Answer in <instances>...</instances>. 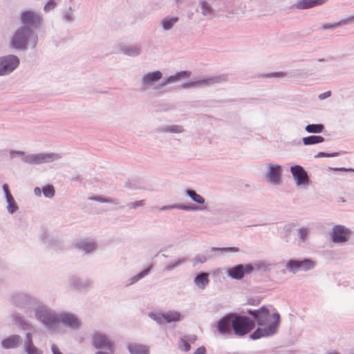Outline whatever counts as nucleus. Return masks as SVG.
Masks as SVG:
<instances>
[{
	"mask_svg": "<svg viewBox=\"0 0 354 354\" xmlns=\"http://www.w3.org/2000/svg\"><path fill=\"white\" fill-rule=\"evenodd\" d=\"M247 313L257 320L259 326H266L264 328H258L250 335V339H257L270 337L277 333L281 321L280 315L278 313L270 315L269 310L265 306L257 310H249Z\"/></svg>",
	"mask_w": 354,
	"mask_h": 354,
	"instance_id": "f257e3e1",
	"label": "nucleus"
},
{
	"mask_svg": "<svg viewBox=\"0 0 354 354\" xmlns=\"http://www.w3.org/2000/svg\"><path fill=\"white\" fill-rule=\"evenodd\" d=\"M255 327V322L247 316L238 315L234 313V333L237 336H243Z\"/></svg>",
	"mask_w": 354,
	"mask_h": 354,
	"instance_id": "f03ea898",
	"label": "nucleus"
},
{
	"mask_svg": "<svg viewBox=\"0 0 354 354\" xmlns=\"http://www.w3.org/2000/svg\"><path fill=\"white\" fill-rule=\"evenodd\" d=\"M264 167L263 178L273 185H281L282 166L279 164L269 162L265 164Z\"/></svg>",
	"mask_w": 354,
	"mask_h": 354,
	"instance_id": "7ed1b4c3",
	"label": "nucleus"
},
{
	"mask_svg": "<svg viewBox=\"0 0 354 354\" xmlns=\"http://www.w3.org/2000/svg\"><path fill=\"white\" fill-rule=\"evenodd\" d=\"M30 37L36 40V37L32 35L30 28L21 27L19 28L14 34L10 41L11 46L17 49H24L26 47L28 39Z\"/></svg>",
	"mask_w": 354,
	"mask_h": 354,
	"instance_id": "20e7f679",
	"label": "nucleus"
},
{
	"mask_svg": "<svg viewBox=\"0 0 354 354\" xmlns=\"http://www.w3.org/2000/svg\"><path fill=\"white\" fill-rule=\"evenodd\" d=\"M316 266V262L310 259L302 260L290 259L286 264V268L289 272L295 274L299 271L306 272L313 270Z\"/></svg>",
	"mask_w": 354,
	"mask_h": 354,
	"instance_id": "39448f33",
	"label": "nucleus"
},
{
	"mask_svg": "<svg viewBox=\"0 0 354 354\" xmlns=\"http://www.w3.org/2000/svg\"><path fill=\"white\" fill-rule=\"evenodd\" d=\"M351 235V231L342 225H334L330 232V240L335 243L347 242Z\"/></svg>",
	"mask_w": 354,
	"mask_h": 354,
	"instance_id": "423d86ee",
	"label": "nucleus"
},
{
	"mask_svg": "<svg viewBox=\"0 0 354 354\" xmlns=\"http://www.w3.org/2000/svg\"><path fill=\"white\" fill-rule=\"evenodd\" d=\"M234 313L227 314L215 323L214 328L220 335H230L234 331Z\"/></svg>",
	"mask_w": 354,
	"mask_h": 354,
	"instance_id": "0eeeda50",
	"label": "nucleus"
},
{
	"mask_svg": "<svg viewBox=\"0 0 354 354\" xmlns=\"http://www.w3.org/2000/svg\"><path fill=\"white\" fill-rule=\"evenodd\" d=\"M224 79L219 76H213L203 77L189 81L181 85L182 88H189L192 87H204L211 86L221 82Z\"/></svg>",
	"mask_w": 354,
	"mask_h": 354,
	"instance_id": "6e6552de",
	"label": "nucleus"
},
{
	"mask_svg": "<svg viewBox=\"0 0 354 354\" xmlns=\"http://www.w3.org/2000/svg\"><path fill=\"white\" fill-rule=\"evenodd\" d=\"M254 270V266L252 264H238L230 268L227 270V276L232 279L241 280L245 274H250Z\"/></svg>",
	"mask_w": 354,
	"mask_h": 354,
	"instance_id": "1a4fd4ad",
	"label": "nucleus"
},
{
	"mask_svg": "<svg viewBox=\"0 0 354 354\" xmlns=\"http://www.w3.org/2000/svg\"><path fill=\"white\" fill-rule=\"evenodd\" d=\"M290 172L297 187L308 184L309 178L308 174L301 166L299 165L292 166L290 167Z\"/></svg>",
	"mask_w": 354,
	"mask_h": 354,
	"instance_id": "9d476101",
	"label": "nucleus"
},
{
	"mask_svg": "<svg viewBox=\"0 0 354 354\" xmlns=\"http://www.w3.org/2000/svg\"><path fill=\"white\" fill-rule=\"evenodd\" d=\"M19 64L16 56H8L0 58V75L10 73L15 69Z\"/></svg>",
	"mask_w": 354,
	"mask_h": 354,
	"instance_id": "9b49d317",
	"label": "nucleus"
},
{
	"mask_svg": "<svg viewBox=\"0 0 354 354\" xmlns=\"http://www.w3.org/2000/svg\"><path fill=\"white\" fill-rule=\"evenodd\" d=\"M183 317L178 311L169 310L165 313H156V322L159 324L178 322Z\"/></svg>",
	"mask_w": 354,
	"mask_h": 354,
	"instance_id": "f8f14e48",
	"label": "nucleus"
},
{
	"mask_svg": "<svg viewBox=\"0 0 354 354\" xmlns=\"http://www.w3.org/2000/svg\"><path fill=\"white\" fill-rule=\"evenodd\" d=\"M93 344L97 349H107L111 352L114 350L111 341L104 335H95L93 338Z\"/></svg>",
	"mask_w": 354,
	"mask_h": 354,
	"instance_id": "ddd939ff",
	"label": "nucleus"
},
{
	"mask_svg": "<svg viewBox=\"0 0 354 354\" xmlns=\"http://www.w3.org/2000/svg\"><path fill=\"white\" fill-rule=\"evenodd\" d=\"M190 75L191 73L187 71L177 73L174 75H171L161 82H156V91L162 90L164 88V86L168 84L175 83L180 79L188 78L190 77Z\"/></svg>",
	"mask_w": 354,
	"mask_h": 354,
	"instance_id": "4468645a",
	"label": "nucleus"
},
{
	"mask_svg": "<svg viewBox=\"0 0 354 354\" xmlns=\"http://www.w3.org/2000/svg\"><path fill=\"white\" fill-rule=\"evenodd\" d=\"M37 316L38 319L48 326H51L59 322V319L46 309H42L38 311Z\"/></svg>",
	"mask_w": 354,
	"mask_h": 354,
	"instance_id": "2eb2a0df",
	"label": "nucleus"
},
{
	"mask_svg": "<svg viewBox=\"0 0 354 354\" xmlns=\"http://www.w3.org/2000/svg\"><path fill=\"white\" fill-rule=\"evenodd\" d=\"M42 20V17L32 11H26L21 15V21L24 24L36 26L39 24Z\"/></svg>",
	"mask_w": 354,
	"mask_h": 354,
	"instance_id": "dca6fc26",
	"label": "nucleus"
},
{
	"mask_svg": "<svg viewBox=\"0 0 354 354\" xmlns=\"http://www.w3.org/2000/svg\"><path fill=\"white\" fill-rule=\"evenodd\" d=\"M194 282L198 288L204 290L209 282V273L202 272L198 274L195 277Z\"/></svg>",
	"mask_w": 354,
	"mask_h": 354,
	"instance_id": "f3484780",
	"label": "nucleus"
},
{
	"mask_svg": "<svg viewBox=\"0 0 354 354\" xmlns=\"http://www.w3.org/2000/svg\"><path fill=\"white\" fill-rule=\"evenodd\" d=\"M328 0H299L297 3L299 9H308L326 3Z\"/></svg>",
	"mask_w": 354,
	"mask_h": 354,
	"instance_id": "a211bd4d",
	"label": "nucleus"
},
{
	"mask_svg": "<svg viewBox=\"0 0 354 354\" xmlns=\"http://www.w3.org/2000/svg\"><path fill=\"white\" fill-rule=\"evenodd\" d=\"M184 131L183 126L178 124L161 126L157 129L159 133H170L172 134L182 133Z\"/></svg>",
	"mask_w": 354,
	"mask_h": 354,
	"instance_id": "6ab92c4d",
	"label": "nucleus"
},
{
	"mask_svg": "<svg viewBox=\"0 0 354 354\" xmlns=\"http://www.w3.org/2000/svg\"><path fill=\"white\" fill-rule=\"evenodd\" d=\"M178 21V17L176 16H167L163 18L160 21V26L163 30H171L173 26Z\"/></svg>",
	"mask_w": 354,
	"mask_h": 354,
	"instance_id": "aec40b11",
	"label": "nucleus"
},
{
	"mask_svg": "<svg viewBox=\"0 0 354 354\" xmlns=\"http://www.w3.org/2000/svg\"><path fill=\"white\" fill-rule=\"evenodd\" d=\"M21 342V338L19 335H12L8 338L4 339L1 344L5 348H14L18 346Z\"/></svg>",
	"mask_w": 354,
	"mask_h": 354,
	"instance_id": "412c9836",
	"label": "nucleus"
},
{
	"mask_svg": "<svg viewBox=\"0 0 354 354\" xmlns=\"http://www.w3.org/2000/svg\"><path fill=\"white\" fill-rule=\"evenodd\" d=\"M56 158H58V156L55 154L41 153L33 156L31 158V160L34 163L40 164L43 162H50Z\"/></svg>",
	"mask_w": 354,
	"mask_h": 354,
	"instance_id": "4be33fe9",
	"label": "nucleus"
},
{
	"mask_svg": "<svg viewBox=\"0 0 354 354\" xmlns=\"http://www.w3.org/2000/svg\"><path fill=\"white\" fill-rule=\"evenodd\" d=\"M128 348L131 354H147L149 353V348L147 346L138 344H129Z\"/></svg>",
	"mask_w": 354,
	"mask_h": 354,
	"instance_id": "5701e85b",
	"label": "nucleus"
},
{
	"mask_svg": "<svg viewBox=\"0 0 354 354\" xmlns=\"http://www.w3.org/2000/svg\"><path fill=\"white\" fill-rule=\"evenodd\" d=\"M353 21H354V15L352 16H350L347 19L342 20L339 22H336V23H333V24H325L323 25L322 28H323V29H325V30H326V29L333 30L342 24L348 25V24H352Z\"/></svg>",
	"mask_w": 354,
	"mask_h": 354,
	"instance_id": "b1692460",
	"label": "nucleus"
},
{
	"mask_svg": "<svg viewBox=\"0 0 354 354\" xmlns=\"http://www.w3.org/2000/svg\"><path fill=\"white\" fill-rule=\"evenodd\" d=\"M60 319L63 323L69 326L77 327L79 326V321L74 315L64 314L61 315Z\"/></svg>",
	"mask_w": 354,
	"mask_h": 354,
	"instance_id": "393cba45",
	"label": "nucleus"
},
{
	"mask_svg": "<svg viewBox=\"0 0 354 354\" xmlns=\"http://www.w3.org/2000/svg\"><path fill=\"white\" fill-rule=\"evenodd\" d=\"M324 141V138L320 136H309L302 138V142L304 145H312L318 143H322Z\"/></svg>",
	"mask_w": 354,
	"mask_h": 354,
	"instance_id": "a878e982",
	"label": "nucleus"
},
{
	"mask_svg": "<svg viewBox=\"0 0 354 354\" xmlns=\"http://www.w3.org/2000/svg\"><path fill=\"white\" fill-rule=\"evenodd\" d=\"M185 195L189 197L195 203L202 205L205 203V199L200 194H197L194 190L187 189L185 192Z\"/></svg>",
	"mask_w": 354,
	"mask_h": 354,
	"instance_id": "bb28decb",
	"label": "nucleus"
},
{
	"mask_svg": "<svg viewBox=\"0 0 354 354\" xmlns=\"http://www.w3.org/2000/svg\"><path fill=\"white\" fill-rule=\"evenodd\" d=\"M324 129V126L322 124H310L305 127V130L308 133H320Z\"/></svg>",
	"mask_w": 354,
	"mask_h": 354,
	"instance_id": "cd10ccee",
	"label": "nucleus"
},
{
	"mask_svg": "<svg viewBox=\"0 0 354 354\" xmlns=\"http://www.w3.org/2000/svg\"><path fill=\"white\" fill-rule=\"evenodd\" d=\"M27 340L25 344L26 352L28 354H38L37 348L33 345L31 335L27 334Z\"/></svg>",
	"mask_w": 354,
	"mask_h": 354,
	"instance_id": "c85d7f7f",
	"label": "nucleus"
},
{
	"mask_svg": "<svg viewBox=\"0 0 354 354\" xmlns=\"http://www.w3.org/2000/svg\"><path fill=\"white\" fill-rule=\"evenodd\" d=\"M201 12L207 17H211L213 15V10L211 6L206 1L200 3Z\"/></svg>",
	"mask_w": 354,
	"mask_h": 354,
	"instance_id": "c756f323",
	"label": "nucleus"
},
{
	"mask_svg": "<svg viewBox=\"0 0 354 354\" xmlns=\"http://www.w3.org/2000/svg\"><path fill=\"white\" fill-rule=\"evenodd\" d=\"M212 252H219L221 253H234L239 252V249L236 247H227V248H211Z\"/></svg>",
	"mask_w": 354,
	"mask_h": 354,
	"instance_id": "7c9ffc66",
	"label": "nucleus"
},
{
	"mask_svg": "<svg viewBox=\"0 0 354 354\" xmlns=\"http://www.w3.org/2000/svg\"><path fill=\"white\" fill-rule=\"evenodd\" d=\"M174 207H176V209L185 210V211H201L203 208L199 206H189L184 204H174Z\"/></svg>",
	"mask_w": 354,
	"mask_h": 354,
	"instance_id": "2f4dec72",
	"label": "nucleus"
},
{
	"mask_svg": "<svg viewBox=\"0 0 354 354\" xmlns=\"http://www.w3.org/2000/svg\"><path fill=\"white\" fill-rule=\"evenodd\" d=\"M185 261L184 259H176L174 261H171L165 268L167 271H171L176 268L178 267L180 265H181Z\"/></svg>",
	"mask_w": 354,
	"mask_h": 354,
	"instance_id": "473e14b6",
	"label": "nucleus"
},
{
	"mask_svg": "<svg viewBox=\"0 0 354 354\" xmlns=\"http://www.w3.org/2000/svg\"><path fill=\"white\" fill-rule=\"evenodd\" d=\"M309 229L306 227H301L297 230V235L302 242L306 241L309 234Z\"/></svg>",
	"mask_w": 354,
	"mask_h": 354,
	"instance_id": "72a5a7b5",
	"label": "nucleus"
},
{
	"mask_svg": "<svg viewBox=\"0 0 354 354\" xmlns=\"http://www.w3.org/2000/svg\"><path fill=\"white\" fill-rule=\"evenodd\" d=\"M7 203H8V210L10 213L12 214L17 209V205L12 196L10 199V198H6Z\"/></svg>",
	"mask_w": 354,
	"mask_h": 354,
	"instance_id": "f704fd0d",
	"label": "nucleus"
},
{
	"mask_svg": "<svg viewBox=\"0 0 354 354\" xmlns=\"http://www.w3.org/2000/svg\"><path fill=\"white\" fill-rule=\"evenodd\" d=\"M44 195L46 197L51 198L55 194V189L52 185H48L43 189Z\"/></svg>",
	"mask_w": 354,
	"mask_h": 354,
	"instance_id": "c9c22d12",
	"label": "nucleus"
},
{
	"mask_svg": "<svg viewBox=\"0 0 354 354\" xmlns=\"http://www.w3.org/2000/svg\"><path fill=\"white\" fill-rule=\"evenodd\" d=\"M339 155V153L338 152H334V153H325V152H319L315 156V158H323V157H326V158H332V157H337Z\"/></svg>",
	"mask_w": 354,
	"mask_h": 354,
	"instance_id": "e433bc0d",
	"label": "nucleus"
},
{
	"mask_svg": "<svg viewBox=\"0 0 354 354\" xmlns=\"http://www.w3.org/2000/svg\"><path fill=\"white\" fill-rule=\"evenodd\" d=\"M256 268L261 271H266L269 269L270 264L266 261H259L255 264Z\"/></svg>",
	"mask_w": 354,
	"mask_h": 354,
	"instance_id": "4c0bfd02",
	"label": "nucleus"
},
{
	"mask_svg": "<svg viewBox=\"0 0 354 354\" xmlns=\"http://www.w3.org/2000/svg\"><path fill=\"white\" fill-rule=\"evenodd\" d=\"M155 81V72L147 74L143 77V82L145 84L152 83Z\"/></svg>",
	"mask_w": 354,
	"mask_h": 354,
	"instance_id": "58836bf2",
	"label": "nucleus"
},
{
	"mask_svg": "<svg viewBox=\"0 0 354 354\" xmlns=\"http://www.w3.org/2000/svg\"><path fill=\"white\" fill-rule=\"evenodd\" d=\"M207 261V258L204 255L196 256L194 258H193V259H192V262H193L194 265H196L198 263H203L206 262Z\"/></svg>",
	"mask_w": 354,
	"mask_h": 354,
	"instance_id": "ea45409f",
	"label": "nucleus"
},
{
	"mask_svg": "<svg viewBox=\"0 0 354 354\" xmlns=\"http://www.w3.org/2000/svg\"><path fill=\"white\" fill-rule=\"evenodd\" d=\"M286 75L284 72H274L269 73L266 75L268 77H277V78H283Z\"/></svg>",
	"mask_w": 354,
	"mask_h": 354,
	"instance_id": "a19ab883",
	"label": "nucleus"
},
{
	"mask_svg": "<svg viewBox=\"0 0 354 354\" xmlns=\"http://www.w3.org/2000/svg\"><path fill=\"white\" fill-rule=\"evenodd\" d=\"M56 6V3L53 1V0H50L48 2V3L44 7V10L46 12H48L53 9H54Z\"/></svg>",
	"mask_w": 354,
	"mask_h": 354,
	"instance_id": "79ce46f5",
	"label": "nucleus"
},
{
	"mask_svg": "<svg viewBox=\"0 0 354 354\" xmlns=\"http://www.w3.org/2000/svg\"><path fill=\"white\" fill-rule=\"evenodd\" d=\"M180 344L183 346V350L187 352L190 350L191 346L190 344L184 339H180Z\"/></svg>",
	"mask_w": 354,
	"mask_h": 354,
	"instance_id": "37998d69",
	"label": "nucleus"
},
{
	"mask_svg": "<svg viewBox=\"0 0 354 354\" xmlns=\"http://www.w3.org/2000/svg\"><path fill=\"white\" fill-rule=\"evenodd\" d=\"M149 271V269H147V270L140 272L137 276H136L133 279V282L140 279L141 278H142L143 277L147 275L148 274Z\"/></svg>",
	"mask_w": 354,
	"mask_h": 354,
	"instance_id": "c03bdc74",
	"label": "nucleus"
},
{
	"mask_svg": "<svg viewBox=\"0 0 354 354\" xmlns=\"http://www.w3.org/2000/svg\"><path fill=\"white\" fill-rule=\"evenodd\" d=\"M3 189L4 191V193L6 194V198H11L12 196V194H10V190H9V188H8V186L6 185V184H4L3 185Z\"/></svg>",
	"mask_w": 354,
	"mask_h": 354,
	"instance_id": "a18cd8bd",
	"label": "nucleus"
},
{
	"mask_svg": "<svg viewBox=\"0 0 354 354\" xmlns=\"http://www.w3.org/2000/svg\"><path fill=\"white\" fill-rule=\"evenodd\" d=\"M330 95H331L330 91H326V92L319 94L318 97L319 100H322L326 99L327 97H330Z\"/></svg>",
	"mask_w": 354,
	"mask_h": 354,
	"instance_id": "49530a36",
	"label": "nucleus"
},
{
	"mask_svg": "<svg viewBox=\"0 0 354 354\" xmlns=\"http://www.w3.org/2000/svg\"><path fill=\"white\" fill-rule=\"evenodd\" d=\"M139 53V50L137 48L127 50L126 54L130 56L136 55Z\"/></svg>",
	"mask_w": 354,
	"mask_h": 354,
	"instance_id": "de8ad7c7",
	"label": "nucleus"
},
{
	"mask_svg": "<svg viewBox=\"0 0 354 354\" xmlns=\"http://www.w3.org/2000/svg\"><path fill=\"white\" fill-rule=\"evenodd\" d=\"M194 354H206V349L205 346H202L198 347L194 353Z\"/></svg>",
	"mask_w": 354,
	"mask_h": 354,
	"instance_id": "09e8293b",
	"label": "nucleus"
},
{
	"mask_svg": "<svg viewBox=\"0 0 354 354\" xmlns=\"http://www.w3.org/2000/svg\"><path fill=\"white\" fill-rule=\"evenodd\" d=\"M335 171H354V169H346V168H344V167H340V168H334L333 169Z\"/></svg>",
	"mask_w": 354,
	"mask_h": 354,
	"instance_id": "8fccbe9b",
	"label": "nucleus"
},
{
	"mask_svg": "<svg viewBox=\"0 0 354 354\" xmlns=\"http://www.w3.org/2000/svg\"><path fill=\"white\" fill-rule=\"evenodd\" d=\"M174 205L164 206L161 208V210L176 209V207H174Z\"/></svg>",
	"mask_w": 354,
	"mask_h": 354,
	"instance_id": "3c124183",
	"label": "nucleus"
},
{
	"mask_svg": "<svg viewBox=\"0 0 354 354\" xmlns=\"http://www.w3.org/2000/svg\"><path fill=\"white\" fill-rule=\"evenodd\" d=\"M162 77L161 72L156 71V82H159Z\"/></svg>",
	"mask_w": 354,
	"mask_h": 354,
	"instance_id": "603ef678",
	"label": "nucleus"
},
{
	"mask_svg": "<svg viewBox=\"0 0 354 354\" xmlns=\"http://www.w3.org/2000/svg\"><path fill=\"white\" fill-rule=\"evenodd\" d=\"M52 351L54 354H62L61 352L59 351L58 348L55 346H53L52 347Z\"/></svg>",
	"mask_w": 354,
	"mask_h": 354,
	"instance_id": "864d4df0",
	"label": "nucleus"
},
{
	"mask_svg": "<svg viewBox=\"0 0 354 354\" xmlns=\"http://www.w3.org/2000/svg\"><path fill=\"white\" fill-rule=\"evenodd\" d=\"M196 339V335H191L188 338V340L192 342H194Z\"/></svg>",
	"mask_w": 354,
	"mask_h": 354,
	"instance_id": "5fc2aeb1",
	"label": "nucleus"
},
{
	"mask_svg": "<svg viewBox=\"0 0 354 354\" xmlns=\"http://www.w3.org/2000/svg\"><path fill=\"white\" fill-rule=\"evenodd\" d=\"M96 201H100V202H108L107 200L102 199V198H94Z\"/></svg>",
	"mask_w": 354,
	"mask_h": 354,
	"instance_id": "6e6d98bb",
	"label": "nucleus"
},
{
	"mask_svg": "<svg viewBox=\"0 0 354 354\" xmlns=\"http://www.w3.org/2000/svg\"><path fill=\"white\" fill-rule=\"evenodd\" d=\"M142 205V201H140V202H137L134 205H133V207H136L138 205Z\"/></svg>",
	"mask_w": 354,
	"mask_h": 354,
	"instance_id": "4d7b16f0",
	"label": "nucleus"
},
{
	"mask_svg": "<svg viewBox=\"0 0 354 354\" xmlns=\"http://www.w3.org/2000/svg\"><path fill=\"white\" fill-rule=\"evenodd\" d=\"M176 3L180 2L181 0H174Z\"/></svg>",
	"mask_w": 354,
	"mask_h": 354,
	"instance_id": "13d9d810",
	"label": "nucleus"
},
{
	"mask_svg": "<svg viewBox=\"0 0 354 354\" xmlns=\"http://www.w3.org/2000/svg\"><path fill=\"white\" fill-rule=\"evenodd\" d=\"M322 61H324V59H319V62H322Z\"/></svg>",
	"mask_w": 354,
	"mask_h": 354,
	"instance_id": "bf43d9fd",
	"label": "nucleus"
},
{
	"mask_svg": "<svg viewBox=\"0 0 354 354\" xmlns=\"http://www.w3.org/2000/svg\"><path fill=\"white\" fill-rule=\"evenodd\" d=\"M94 248L93 245H91V248L92 249V248Z\"/></svg>",
	"mask_w": 354,
	"mask_h": 354,
	"instance_id": "052dcab7",
	"label": "nucleus"
}]
</instances>
